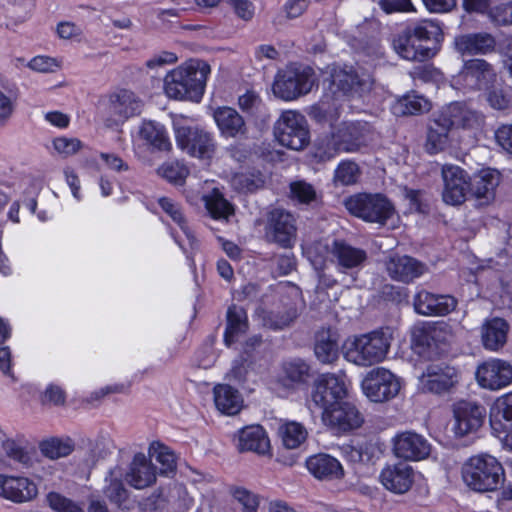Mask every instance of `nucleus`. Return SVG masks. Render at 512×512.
I'll return each instance as SVG.
<instances>
[{
    "mask_svg": "<svg viewBox=\"0 0 512 512\" xmlns=\"http://www.w3.org/2000/svg\"><path fill=\"white\" fill-rule=\"evenodd\" d=\"M444 41L440 22L422 19L411 22L398 33L393 44L401 57L407 60L426 61L434 57Z\"/></svg>",
    "mask_w": 512,
    "mask_h": 512,
    "instance_id": "1",
    "label": "nucleus"
},
{
    "mask_svg": "<svg viewBox=\"0 0 512 512\" xmlns=\"http://www.w3.org/2000/svg\"><path fill=\"white\" fill-rule=\"evenodd\" d=\"M210 72L207 62L191 59L165 76V93L175 100H190L198 103L203 98Z\"/></svg>",
    "mask_w": 512,
    "mask_h": 512,
    "instance_id": "2",
    "label": "nucleus"
},
{
    "mask_svg": "<svg viewBox=\"0 0 512 512\" xmlns=\"http://www.w3.org/2000/svg\"><path fill=\"white\" fill-rule=\"evenodd\" d=\"M392 334L389 328H379L354 336L343 346L344 358L359 366H371L382 362L391 345Z\"/></svg>",
    "mask_w": 512,
    "mask_h": 512,
    "instance_id": "3",
    "label": "nucleus"
},
{
    "mask_svg": "<svg viewBox=\"0 0 512 512\" xmlns=\"http://www.w3.org/2000/svg\"><path fill=\"white\" fill-rule=\"evenodd\" d=\"M464 483L476 492L497 490L505 480L502 464L489 454L471 456L462 466Z\"/></svg>",
    "mask_w": 512,
    "mask_h": 512,
    "instance_id": "4",
    "label": "nucleus"
},
{
    "mask_svg": "<svg viewBox=\"0 0 512 512\" xmlns=\"http://www.w3.org/2000/svg\"><path fill=\"white\" fill-rule=\"evenodd\" d=\"M315 82V71L311 66L290 63L277 72L272 90L277 98L293 101L310 93Z\"/></svg>",
    "mask_w": 512,
    "mask_h": 512,
    "instance_id": "5",
    "label": "nucleus"
},
{
    "mask_svg": "<svg viewBox=\"0 0 512 512\" xmlns=\"http://www.w3.org/2000/svg\"><path fill=\"white\" fill-rule=\"evenodd\" d=\"M349 213L364 222L385 225L395 214L392 201L382 193H359L345 200Z\"/></svg>",
    "mask_w": 512,
    "mask_h": 512,
    "instance_id": "6",
    "label": "nucleus"
},
{
    "mask_svg": "<svg viewBox=\"0 0 512 512\" xmlns=\"http://www.w3.org/2000/svg\"><path fill=\"white\" fill-rule=\"evenodd\" d=\"M278 142L291 150H302L310 143V130L306 118L296 111H284L275 125Z\"/></svg>",
    "mask_w": 512,
    "mask_h": 512,
    "instance_id": "7",
    "label": "nucleus"
},
{
    "mask_svg": "<svg viewBox=\"0 0 512 512\" xmlns=\"http://www.w3.org/2000/svg\"><path fill=\"white\" fill-rule=\"evenodd\" d=\"M364 395L375 403H383L394 399L400 389L399 378L384 367L370 370L361 382Z\"/></svg>",
    "mask_w": 512,
    "mask_h": 512,
    "instance_id": "8",
    "label": "nucleus"
},
{
    "mask_svg": "<svg viewBox=\"0 0 512 512\" xmlns=\"http://www.w3.org/2000/svg\"><path fill=\"white\" fill-rule=\"evenodd\" d=\"M321 420L324 426L336 435L349 433L364 423L363 415L350 397L323 410Z\"/></svg>",
    "mask_w": 512,
    "mask_h": 512,
    "instance_id": "9",
    "label": "nucleus"
},
{
    "mask_svg": "<svg viewBox=\"0 0 512 512\" xmlns=\"http://www.w3.org/2000/svg\"><path fill=\"white\" fill-rule=\"evenodd\" d=\"M175 139L180 149L199 159H211L216 150L214 134L199 126L178 127Z\"/></svg>",
    "mask_w": 512,
    "mask_h": 512,
    "instance_id": "10",
    "label": "nucleus"
},
{
    "mask_svg": "<svg viewBox=\"0 0 512 512\" xmlns=\"http://www.w3.org/2000/svg\"><path fill=\"white\" fill-rule=\"evenodd\" d=\"M349 397L345 380L334 373L320 374L314 381L311 390V401L321 412Z\"/></svg>",
    "mask_w": 512,
    "mask_h": 512,
    "instance_id": "11",
    "label": "nucleus"
},
{
    "mask_svg": "<svg viewBox=\"0 0 512 512\" xmlns=\"http://www.w3.org/2000/svg\"><path fill=\"white\" fill-rule=\"evenodd\" d=\"M494 70L486 60L474 58L464 62L462 69L453 77V85L464 93L487 89L494 80Z\"/></svg>",
    "mask_w": 512,
    "mask_h": 512,
    "instance_id": "12",
    "label": "nucleus"
},
{
    "mask_svg": "<svg viewBox=\"0 0 512 512\" xmlns=\"http://www.w3.org/2000/svg\"><path fill=\"white\" fill-rule=\"evenodd\" d=\"M343 153H358L368 147L373 127L363 120H346L333 127Z\"/></svg>",
    "mask_w": 512,
    "mask_h": 512,
    "instance_id": "13",
    "label": "nucleus"
},
{
    "mask_svg": "<svg viewBox=\"0 0 512 512\" xmlns=\"http://www.w3.org/2000/svg\"><path fill=\"white\" fill-rule=\"evenodd\" d=\"M459 374L455 367L446 363H430L419 377L424 393L444 395L458 384Z\"/></svg>",
    "mask_w": 512,
    "mask_h": 512,
    "instance_id": "14",
    "label": "nucleus"
},
{
    "mask_svg": "<svg viewBox=\"0 0 512 512\" xmlns=\"http://www.w3.org/2000/svg\"><path fill=\"white\" fill-rule=\"evenodd\" d=\"M441 174L444 182L443 201L453 206L464 203L471 189L469 174L457 165H444Z\"/></svg>",
    "mask_w": 512,
    "mask_h": 512,
    "instance_id": "15",
    "label": "nucleus"
},
{
    "mask_svg": "<svg viewBox=\"0 0 512 512\" xmlns=\"http://www.w3.org/2000/svg\"><path fill=\"white\" fill-rule=\"evenodd\" d=\"M486 408L473 401L459 400L453 404L454 432L466 436L477 432L486 419Z\"/></svg>",
    "mask_w": 512,
    "mask_h": 512,
    "instance_id": "16",
    "label": "nucleus"
},
{
    "mask_svg": "<svg viewBox=\"0 0 512 512\" xmlns=\"http://www.w3.org/2000/svg\"><path fill=\"white\" fill-rule=\"evenodd\" d=\"M491 429L512 450V391L500 396L489 412Z\"/></svg>",
    "mask_w": 512,
    "mask_h": 512,
    "instance_id": "17",
    "label": "nucleus"
},
{
    "mask_svg": "<svg viewBox=\"0 0 512 512\" xmlns=\"http://www.w3.org/2000/svg\"><path fill=\"white\" fill-rule=\"evenodd\" d=\"M212 117L224 139H247L249 129L244 117L233 107L218 106L213 109Z\"/></svg>",
    "mask_w": 512,
    "mask_h": 512,
    "instance_id": "18",
    "label": "nucleus"
},
{
    "mask_svg": "<svg viewBox=\"0 0 512 512\" xmlns=\"http://www.w3.org/2000/svg\"><path fill=\"white\" fill-rule=\"evenodd\" d=\"M476 378L483 388L502 389L512 383V365L500 359L486 361L478 366Z\"/></svg>",
    "mask_w": 512,
    "mask_h": 512,
    "instance_id": "19",
    "label": "nucleus"
},
{
    "mask_svg": "<svg viewBox=\"0 0 512 512\" xmlns=\"http://www.w3.org/2000/svg\"><path fill=\"white\" fill-rule=\"evenodd\" d=\"M393 450L398 458L420 461L430 455L431 445L424 436L413 431H405L395 436Z\"/></svg>",
    "mask_w": 512,
    "mask_h": 512,
    "instance_id": "20",
    "label": "nucleus"
},
{
    "mask_svg": "<svg viewBox=\"0 0 512 512\" xmlns=\"http://www.w3.org/2000/svg\"><path fill=\"white\" fill-rule=\"evenodd\" d=\"M453 120L448 115L446 107L430 119L427 129L426 150L429 154L444 151L450 145V132L454 129Z\"/></svg>",
    "mask_w": 512,
    "mask_h": 512,
    "instance_id": "21",
    "label": "nucleus"
},
{
    "mask_svg": "<svg viewBox=\"0 0 512 512\" xmlns=\"http://www.w3.org/2000/svg\"><path fill=\"white\" fill-rule=\"evenodd\" d=\"M310 377V365L301 358H294L281 363L276 383L287 391H295L306 385Z\"/></svg>",
    "mask_w": 512,
    "mask_h": 512,
    "instance_id": "22",
    "label": "nucleus"
},
{
    "mask_svg": "<svg viewBox=\"0 0 512 512\" xmlns=\"http://www.w3.org/2000/svg\"><path fill=\"white\" fill-rule=\"evenodd\" d=\"M457 306V300L451 295L433 294L419 291L414 297V308L418 314L426 316H445Z\"/></svg>",
    "mask_w": 512,
    "mask_h": 512,
    "instance_id": "23",
    "label": "nucleus"
},
{
    "mask_svg": "<svg viewBox=\"0 0 512 512\" xmlns=\"http://www.w3.org/2000/svg\"><path fill=\"white\" fill-rule=\"evenodd\" d=\"M453 120L455 129L471 131L474 134L482 132L485 123V115L476 109L471 108L466 102L455 101L445 106Z\"/></svg>",
    "mask_w": 512,
    "mask_h": 512,
    "instance_id": "24",
    "label": "nucleus"
},
{
    "mask_svg": "<svg viewBox=\"0 0 512 512\" xmlns=\"http://www.w3.org/2000/svg\"><path fill=\"white\" fill-rule=\"evenodd\" d=\"M38 494L37 485L27 477L0 474V496L15 503L34 499Z\"/></svg>",
    "mask_w": 512,
    "mask_h": 512,
    "instance_id": "25",
    "label": "nucleus"
},
{
    "mask_svg": "<svg viewBox=\"0 0 512 512\" xmlns=\"http://www.w3.org/2000/svg\"><path fill=\"white\" fill-rule=\"evenodd\" d=\"M291 213L276 210L271 213L269 233L272 241L284 249L293 248L296 240V227Z\"/></svg>",
    "mask_w": 512,
    "mask_h": 512,
    "instance_id": "26",
    "label": "nucleus"
},
{
    "mask_svg": "<svg viewBox=\"0 0 512 512\" xmlns=\"http://www.w3.org/2000/svg\"><path fill=\"white\" fill-rule=\"evenodd\" d=\"M379 478L387 490L396 494H404L414 482V470L409 464L398 462L385 466Z\"/></svg>",
    "mask_w": 512,
    "mask_h": 512,
    "instance_id": "27",
    "label": "nucleus"
},
{
    "mask_svg": "<svg viewBox=\"0 0 512 512\" xmlns=\"http://www.w3.org/2000/svg\"><path fill=\"white\" fill-rule=\"evenodd\" d=\"M308 471L318 480H339L344 477V469L340 461L327 453L309 456L305 462Z\"/></svg>",
    "mask_w": 512,
    "mask_h": 512,
    "instance_id": "28",
    "label": "nucleus"
},
{
    "mask_svg": "<svg viewBox=\"0 0 512 512\" xmlns=\"http://www.w3.org/2000/svg\"><path fill=\"white\" fill-rule=\"evenodd\" d=\"M456 50L462 55H487L496 48L495 37L488 32H474L455 37Z\"/></svg>",
    "mask_w": 512,
    "mask_h": 512,
    "instance_id": "29",
    "label": "nucleus"
},
{
    "mask_svg": "<svg viewBox=\"0 0 512 512\" xmlns=\"http://www.w3.org/2000/svg\"><path fill=\"white\" fill-rule=\"evenodd\" d=\"M248 330L249 320L247 311L236 304L229 305L226 311V325L223 333L224 345L227 348L232 347Z\"/></svg>",
    "mask_w": 512,
    "mask_h": 512,
    "instance_id": "30",
    "label": "nucleus"
},
{
    "mask_svg": "<svg viewBox=\"0 0 512 512\" xmlns=\"http://www.w3.org/2000/svg\"><path fill=\"white\" fill-rule=\"evenodd\" d=\"M238 449L265 455L270 451V440L265 429L260 425L246 426L239 432Z\"/></svg>",
    "mask_w": 512,
    "mask_h": 512,
    "instance_id": "31",
    "label": "nucleus"
},
{
    "mask_svg": "<svg viewBox=\"0 0 512 512\" xmlns=\"http://www.w3.org/2000/svg\"><path fill=\"white\" fill-rule=\"evenodd\" d=\"M423 264L411 256H397L390 258L387 263L389 276L404 283H409L423 274Z\"/></svg>",
    "mask_w": 512,
    "mask_h": 512,
    "instance_id": "32",
    "label": "nucleus"
},
{
    "mask_svg": "<svg viewBox=\"0 0 512 512\" xmlns=\"http://www.w3.org/2000/svg\"><path fill=\"white\" fill-rule=\"evenodd\" d=\"M328 88L334 95L349 96L357 91L361 85L358 73L353 70H346L340 66H333L330 71Z\"/></svg>",
    "mask_w": 512,
    "mask_h": 512,
    "instance_id": "33",
    "label": "nucleus"
},
{
    "mask_svg": "<svg viewBox=\"0 0 512 512\" xmlns=\"http://www.w3.org/2000/svg\"><path fill=\"white\" fill-rule=\"evenodd\" d=\"M314 353L323 364L334 363L340 354L338 337L330 328L321 329L315 334Z\"/></svg>",
    "mask_w": 512,
    "mask_h": 512,
    "instance_id": "34",
    "label": "nucleus"
},
{
    "mask_svg": "<svg viewBox=\"0 0 512 512\" xmlns=\"http://www.w3.org/2000/svg\"><path fill=\"white\" fill-rule=\"evenodd\" d=\"M508 332L509 324L505 319L494 317L487 320L482 330L484 348L490 351H498L505 345Z\"/></svg>",
    "mask_w": 512,
    "mask_h": 512,
    "instance_id": "35",
    "label": "nucleus"
},
{
    "mask_svg": "<svg viewBox=\"0 0 512 512\" xmlns=\"http://www.w3.org/2000/svg\"><path fill=\"white\" fill-rule=\"evenodd\" d=\"M338 143L333 128L329 132L318 134L310 149L311 157L317 163H324L334 159L343 153Z\"/></svg>",
    "mask_w": 512,
    "mask_h": 512,
    "instance_id": "36",
    "label": "nucleus"
},
{
    "mask_svg": "<svg viewBox=\"0 0 512 512\" xmlns=\"http://www.w3.org/2000/svg\"><path fill=\"white\" fill-rule=\"evenodd\" d=\"M216 408L225 415H236L240 412L243 399L239 391L229 384H217L213 388Z\"/></svg>",
    "mask_w": 512,
    "mask_h": 512,
    "instance_id": "37",
    "label": "nucleus"
},
{
    "mask_svg": "<svg viewBox=\"0 0 512 512\" xmlns=\"http://www.w3.org/2000/svg\"><path fill=\"white\" fill-rule=\"evenodd\" d=\"M126 480L135 489L146 488L156 481V467L143 455L135 456Z\"/></svg>",
    "mask_w": 512,
    "mask_h": 512,
    "instance_id": "38",
    "label": "nucleus"
},
{
    "mask_svg": "<svg viewBox=\"0 0 512 512\" xmlns=\"http://www.w3.org/2000/svg\"><path fill=\"white\" fill-rule=\"evenodd\" d=\"M333 255L338 265L344 269L361 267L367 260V253L364 249L354 247L344 240H334Z\"/></svg>",
    "mask_w": 512,
    "mask_h": 512,
    "instance_id": "39",
    "label": "nucleus"
},
{
    "mask_svg": "<svg viewBox=\"0 0 512 512\" xmlns=\"http://www.w3.org/2000/svg\"><path fill=\"white\" fill-rule=\"evenodd\" d=\"M279 304L266 312L264 316L265 324L274 330H280L289 326L297 318V308L295 304L286 298Z\"/></svg>",
    "mask_w": 512,
    "mask_h": 512,
    "instance_id": "40",
    "label": "nucleus"
},
{
    "mask_svg": "<svg viewBox=\"0 0 512 512\" xmlns=\"http://www.w3.org/2000/svg\"><path fill=\"white\" fill-rule=\"evenodd\" d=\"M429 107L430 102L426 98L416 94L415 91H410L396 99L391 106V112L397 117L419 115L428 111Z\"/></svg>",
    "mask_w": 512,
    "mask_h": 512,
    "instance_id": "41",
    "label": "nucleus"
},
{
    "mask_svg": "<svg viewBox=\"0 0 512 512\" xmlns=\"http://www.w3.org/2000/svg\"><path fill=\"white\" fill-rule=\"evenodd\" d=\"M499 185V177L496 170L487 169L481 171L478 178L471 182V194L477 198L486 200L494 199L496 187Z\"/></svg>",
    "mask_w": 512,
    "mask_h": 512,
    "instance_id": "42",
    "label": "nucleus"
},
{
    "mask_svg": "<svg viewBox=\"0 0 512 512\" xmlns=\"http://www.w3.org/2000/svg\"><path fill=\"white\" fill-rule=\"evenodd\" d=\"M204 201L206 210L214 220L228 219L235 212L233 204L216 188L205 196Z\"/></svg>",
    "mask_w": 512,
    "mask_h": 512,
    "instance_id": "43",
    "label": "nucleus"
},
{
    "mask_svg": "<svg viewBox=\"0 0 512 512\" xmlns=\"http://www.w3.org/2000/svg\"><path fill=\"white\" fill-rule=\"evenodd\" d=\"M150 457L159 464V474H174L177 468L175 453L165 444L155 441L149 448Z\"/></svg>",
    "mask_w": 512,
    "mask_h": 512,
    "instance_id": "44",
    "label": "nucleus"
},
{
    "mask_svg": "<svg viewBox=\"0 0 512 512\" xmlns=\"http://www.w3.org/2000/svg\"><path fill=\"white\" fill-rule=\"evenodd\" d=\"M139 133L140 136L154 148L160 151L171 149L169 136L162 126H158L152 121L145 122L141 126Z\"/></svg>",
    "mask_w": 512,
    "mask_h": 512,
    "instance_id": "45",
    "label": "nucleus"
},
{
    "mask_svg": "<svg viewBox=\"0 0 512 512\" xmlns=\"http://www.w3.org/2000/svg\"><path fill=\"white\" fill-rule=\"evenodd\" d=\"M160 208L178 225L188 240H193L194 234L188 226L181 205L170 197H160L157 200Z\"/></svg>",
    "mask_w": 512,
    "mask_h": 512,
    "instance_id": "46",
    "label": "nucleus"
},
{
    "mask_svg": "<svg viewBox=\"0 0 512 512\" xmlns=\"http://www.w3.org/2000/svg\"><path fill=\"white\" fill-rule=\"evenodd\" d=\"M105 497L109 502L121 510L130 509L129 491L120 479H111L109 484L105 486Z\"/></svg>",
    "mask_w": 512,
    "mask_h": 512,
    "instance_id": "47",
    "label": "nucleus"
},
{
    "mask_svg": "<svg viewBox=\"0 0 512 512\" xmlns=\"http://www.w3.org/2000/svg\"><path fill=\"white\" fill-rule=\"evenodd\" d=\"M39 447L41 453L50 459L68 456L74 450L70 439L62 440L57 437L41 441Z\"/></svg>",
    "mask_w": 512,
    "mask_h": 512,
    "instance_id": "48",
    "label": "nucleus"
},
{
    "mask_svg": "<svg viewBox=\"0 0 512 512\" xmlns=\"http://www.w3.org/2000/svg\"><path fill=\"white\" fill-rule=\"evenodd\" d=\"M280 434L283 445L288 449L298 448L307 438L305 427L297 422H288L281 426Z\"/></svg>",
    "mask_w": 512,
    "mask_h": 512,
    "instance_id": "49",
    "label": "nucleus"
},
{
    "mask_svg": "<svg viewBox=\"0 0 512 512\" xmlns=\"http://www.w3.org/2000/svg\"><path fill=\"white\" fill-rule=\"evenodd\" d=\"M45 503L52 512H85L79 503L57 491L48 492Z\"/></svg>",
    "mask_w": 512,
    "mask_h": 512,
    "instance_id": "50",
    "label": "nucleus"
},
{
    "mask_svg": "<svg viewBox=\"0 0 512 512\" xmlns=\"http://www.w3.org/2000/svg\"><path fill=\"white\" fill-rule=\"evenodd\" d=\"M237 188L244 193H254L264 187L265 176L259 170H251L238 174L235 179Z\"/></svg>",
    "mask_w": 512,
    "mask_h": 512,
    "instance_id": "51",
    "label": "nucleus"
},
{
    "mask_svg": "<svg viewBox=\"0 0 512 512\" xmlns=\"http://www.w3.org/2000/svg\"><path fill=\"white\" fill-rule=\"evenodd\" d=\"M310 118L317 124L329 123L331 128L339 119L337 108L333 107L329 102L320 101L311 106L309 111Z\"/></svg>",
    "mask_w": 512,
    "mask_h": 512,
    "instance_id": "52",
    "label": "nucleus"
},
{
    "mask_svg": "<svg viewBox=\"0 0 512 512\" xmlns=\"http://www.w3.org/2000/svg\"><path fill=\"white\" fill-rule=\"evenodd\" d=\"M238 107L247 117L257 118L264 106L260 95L250 89L238 97Z\"/></svg>",
    "mask_w": 512,
    "mask_h": 512,
    "instance_id": "53",
    "label": "nucleus"
},
{
    "mask_svg": "<svg viewBox=\"0 0 512 512\" xmlns=\"http://www.w3.org/2000/svg\"><path fill=\"white\" fill-rule=\"evenodd\" d=\"M360 174L359 166L351 160H342L334 171V181L344 186L357 182Z\"/></svg>",
    "mask_w": 512,
    "mask_h": 512,
    "instance_id": "54",
    "label": "nucleus"
},
{
    "mask_svg": "<svg viewBox=\"0 0 512 512\" xmlns=\"http://www.w3.org/2000/svg\"><path fill=\"white\" fill-rule=\"evenodd\" d=\"M163 178L174 185H183L189 175V169L178 161L164 163L160 167Z\"/></svg>",
    "mask_w": 512,
    "mask_h": 512,
    "instance_id": "55",
    "label": "nucleus"
},
{
    "mask_svg": "<svg viewBox=\"0 0 512 512\" xmlns=\"http://www.w3.org/2000/svg\"><path fill=\"white\" fill-rule=\"evenodd\" d=\"M290 196L300 204L309 205L316 201L317 193L314 186L304 180L290 183Z\"/></svg>",
    "mask_w": 512,
    "mask_h": 512,
    "instance_id": "56",
    "label": "nucleus"
},
{
    "mask_svg": "<svg viewBox=\"0 0 512 512\" xmlns=\"http://www.w3.org/2000/svg\"><path fill=\"white\" fill-rule=\"evenodd\" d=\"M411 343L413 349L420 354L434 349L429 331V322H425L421 326H418L414 329Z\"/></svg>",
    "mask_w": 512,
    "mask_h": 512,
    "instance_id": "57",
    "label": "nucleus"
},
{
    "mask_svg": "<svg viewBox=\"0 0 512 512\" xmlns=\"http://www.w3.org/2000/svg\"><path fill=\"white\" fill-rule=\"evenodd\" d=\"M232 494L242 512H258L259 498L256 494L243 487H236Z\"/></svg>",
    "mask_w": 512,
    "mask_h": 512,
    "instance_id": "58",
    "label": "nucleus"
},
{
    "mask_svg": "<svg viewBox=\"0 0 512 512\" xmlns=\"http://www.w3.org/2000/svg\"><path fill=\"white\" fill-rule=\"evenodd\" d=\"M424 195L425 192L421 189L404 188V196L409 201L410 209L419 214H428L430 210Z\"/></svg>",
    "mask_w": 512,
    "mask_h": 512,
    "instance_id": "59",
    "label": "nucleus"
},
{
    "mask_svg": "<svg viewBox=\"0 0 512 512\" xmlns=\"http://www.w3.org/2000/svg\"><path fill=\"white\" fill-rule=\"evenodd\" d=\"M5 434L1 431L0 433V442L1 447L4 450L7 457L10 459H13L14 461H17L19 463L26 464L29 461V456L25 449L21 446H19L14 440L12 439H3Z\"/></svg>",
    "mask_w": 512,
    "mask_h": 512,
    "instance_id": "60",
    "label": "nucleus"
},
{
    "mask_svg": "<svg viewBox=\"0 0 512 512\" xmlns=\"http://www.w3.org/2000/svg\"><path fill=\"white\" fill-rule=\"evenodd\" d=\"M381 298L395 304L408 303L409 291L406 287L385 284L380 290Z\"/></svg>",
    "mask_w": 512,
    "mask_h": 512,
    "instance_id": "61",
    "label": "nucleus"
},
{
    "mask_svg": "<svg viewBox=\"0 0 512 512\" xmlns=\"http://www.w3.org/2000/svg\"><path fill=\"white\" fill-rule=\"evenodd\" d=\"M53 147L59 154L70 156L74 155L81 149L82 142L77 138L61 136L56 137L53 140Z\"/></svg>",
    "mask_w": 512,
    "mask_h": 512,
    "instance_id": "62",
    "label": "nucleus"
},
{
    "mask_svg": "<svg viewBox=\"0 0 512 512\" xmlns=\"http://www.w3.org/2000/svg\"><path fill=\"white\" fill-rule=\"evenodd\" d=\"M496 144L512 155V124H501L494 132Z\"/></svg>",
    "mask_w": 512,
    "mask_h": 512,
    "instance_id": "63",
    "label": "nucleus"
},
{
    "mask_svg": "<svg viewBox=\"0 0 512 512\" xmlns=\"http://www.w3.org/2000/svg\"><path fill=\"white\" fill-rule=\"evenodd\" d=\"M226 4L232 7L236 16L244 21H250L255 14V6L249 0H227Z\"/></svg>",
    "mask_w": 512,
    "mask_h": 512,
    "instance_id": "64",
    "label": "nucleus"
}]
</instances>
